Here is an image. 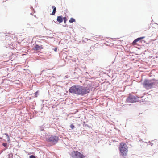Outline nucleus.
I'll list each match as a JSON object with an SVG mask.
<instances>
[{"instance_id": "1", "label": "nucleus", "mask_w": 158, "mask_h": 158, "mask_svg": "<svg viewBox=\"0 0 158 158\" xmlns=\"http://www.w3.org/2000/svg\"><path fill=\"white\" fill-rule=\"evenodd\" d=\"M128 147L127 145L123 142L121 143L119 147L121 155L123 157H126L127 154Z\"/></svg>"}, {"instance_id": "2", "label": "nucleus", "mask_w": 158, "mask_h": 158, "mask_svg": "<svg viewBox=\"0 0 158 158\" xmlns=\"http://www.w3.org/2000/svg\"><path fill=\"white\" fill-rule=\"evenodd\" d=\"M154 85L155 82L149 80H145L143 83L144 87L147 89L152 88Z\"/></svg>"}, {"instance_id": "3", "label": "nucleus", "mask_w": 158, "mask_h": 158, "mask_svg": "<svg viewBox=\"0 0 158 158\" xmlns=\"http://www.w3.org/2000/svg\"><path fill=\"white\" fill-rule=\"evenodd\" d=\"M90 91V87L89 86H79V95H83Z\"/></svg>"}, {"instance_id": "4", "label": "nucleus", "mask_w": 158, "mask_h": 158, "mask_svg": "<svg viewBox=\"0 0 158 158\" xmlns=\"http://www.w3.org/2000/svg\"><path fill=\"white\" fill-rule=\"evenodd\" d=\"M139 99V98L137 97L130 95L126 99V101L128 103H133L138 102Z\"/></svg>"}, {"instance_id": "5", "label": "nucleus", "mask_w": 158, "mask_h": 158, "mask_svg": "<svg viewBox=\"0 0 158 158\" xmlns=\"http://www.w3.org/2000/svg\"><path fill=\"white\" fill-rule=\"evenodd\" d=\"M79 85H74L72 86L69 89V92L79 95Z\"/></svg>"}, {"instance_id": "6", "label": "nucleus", "mask_w": 158, "mask_h": 158, "mask_svg": "<svg viewBox=\"0 0 158 158\" xmlns=\"http://www.w3.org/2000/svg\"><path fill=\"white\" fill-rule=\"evenodd\" d=\"M72 156L76 158H85V156L80 152L77 151H73L72 152Z\"/></svg>"}, {"instance_id": "7", "label": "nucleus", "mask_w": 158, "mask_h": 158, "mask_svg": "<svg viewBox=\"0 0 158 158\" xmlns=\"http://www.w3.org/2000/svg\"><path fill=\"white\" fill-rule=\"evenodd\" d=\"M58 140V137L55 135H51L47 139V141L49 142H52L55 144L57 142Z\"/></svg>"}, {"instance_id": "8", "label": "nucleus", "mask_w": 158, "mask_h": 158, "mask_svg": "<svg viewBox=\"0 0 158 158\" xmlns=\"http://www.w3.org/2000/svg\"><path fill=\"white\" fill-rule=\"evenodd\" d=\"M43 48L42 45L39 46L38 44H36L33 47V49L34 50L39 51L43 49Z\"/></svg>"}, {"instance_id": "9", "label": "nucleus", "mask_w": 158, "mask_h": 158, "mask_svg": "<svg viewBox=\"0 0 158 158\" xmlns=\"http://www.w3.org/2000/svg\"><path fill=\"white\" fill-rule=\"evenodd\" d=\"M6 36L7 37H10V38H9V40H11L13 38H15V36L14 35V33H7L6 35Z\"/></svg>"}, {"instance_id": "10", "label": "nucleus", "mask_w": 158, "mask_h": 158, "mask_svg": "<svg viewBox=\"0 0 158 158\" xmlns=\"http://www.w3.org/2000/svg\"><path fill=\"white\" fill-rule=\"evenodd\" d=\"M145 38V37H141L138 38L136 39H135L132 43V44L133 45H135L136 44V42L139 41L140 40H142L144 39Z\"/></svg>"}, {"instance_id": "11", "label": "nucleus", "mask_w": 158, "mask_h": 158, "mask_svg": "<svg viewBox=\"0 0 158 158\" xmlns=\"http://www.w3.org/2000/svg\"><path fill=\"white\" fill-rule=\"evenodd\" d=\"M63 20V18L62 16H58L57 19V21L59 23L62 22Z\"/></svg>"}, {"instance_id": "12", "label": "nucleus", "mask_w": 158, "mask_h": 158, "mask_svg": "<svg viewBox=\"0 0 158 158\" xmlns=\"http://www.w3.org/2000/svg\"><path fill=\"white\" fill-rule=\"evenodd\" d=\"M52 8L53 9V11H52V13L50 15H54L55 14V13H56V8L54 6H52Z\"/></svg>"}, {"instance_id": "13", "label": "nucleus", "mask_w": 158, "mask_h": 158, "mask_svg": "<svg viewBox=\"0 0 158 158\" xmlns=\"http://www.w3.org/2000/svg\"><path fill=\"white\" fill-rule=\"evenodd\" d=\"M69 21L70 23H72L73 22H75V20L73 18H70Z\"/></svg>"}, {"instance_id": "14", "label": "nucleus", "mask_w": 158, "mask_h": 158, "mask_svg": "<svg viewBox=\"0 0 158 158\" xmlns=\"http://www.w3.org/2000/svg\"><path fill=\"white\" fill-rule=\"evenodd\" d=\"M8 156V158H13V154L12 153L9 154Z\"/></svg>"}, {"instance_id": "15", "label": "nucleus", "mask_w": 158, "mask_h": 158, "mask_svg": "<svg viewBox=\"0 0 158 158\" xmlns=\"http://www.w3.org/2000/svg\"><path fill=\"white\" fill-rule=\"evenodd\" d=\"M70 127L73 129L75 127L74 125H73V124H71L70 126Z\"/></svg>"}, {"instance_id": "16", "label": "nucleus", "mask_w": 158, "mask_h": 158, "mask_svg": "<svg viewBox=\"0 0 158 158\" xmlns=\"http://www.w3.org/2000/svg\"><path fill=\"white\" fill-rule=\"evenodd\" d=\"M30 158H36L35 156L31 155L30 156Z\"/></svg>"}, {"instance_id": "17", "label": "nucleus", "mask_w": 158, "mask_h": 158, "mask_svg": "<svg viewBox=\"0 0 158 158\" xmlns=\"http://www.w3.org/2000/svg\"><path fill=\"white\" fill-rule=\"evenodd\" d=\"M2 145L4 147H6L7 146V144L6 143H3L2 144Z\"/></svg>"}, {"instance_id": "18", "label": "nucleus", "mask_w": 158, "mask_h": 158, "mask_svg": "<svg viewBox=\"0 0 158 158\" xmlns=\"http://www.w3.org/2000/svg\"><path fill=\"white\" fill-rule=\"evenodd\" d=\"M37 93H38V91L36 92L35 93V97H37Z\"/></svg>"}, {"instance_id": "19", "label": "nucleus", "mask_w": 158, "mask_h": 158, "mask_svg": "<svg viewBox=\"0 0 158 158\" xmlns=\"http://www.w3.org/2000/svg\"><path fill=\"white\" fill-rule=\"evenodd\" d=\"M66 18H64V23H65L66 22Z\"/></svg>"}, {"instance_id": "20", "label": "nucleus", "mask_w": 158, "mask_h": 158, "mask_svg": "<svg viewBox=\"0 0 158 158\" xmlns=\"http://www.w3.org/2000/svg\"><path fill=\"white\" fill-rule=\"evenodd\" d=\"M5 134L8 138H9V136L6 133Z\"/></svg>"}, {"instance_id": "21", "label": "nucleus", "mask_w": 158, "mask_h": 158, "mask_svg": "<svg viewBox=\"0 0 158 158\" xmlns=\"http://www.w3.org/2000/svg\"><path fill=\"white\" fill-rule=\"evenodd\" d=\"M6 38L8 39V37H6Z\"/></svg>"}]
</instances>
